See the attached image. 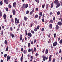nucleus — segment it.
I'll list each match as a JSON object with an SVG mask.
<instances>
[{
    "mask_svg": "<svg viewBox=\"0 0 62 62\" xmlns=\"http://www.w3.org/2000/svg\"><path fill=\"white\" fill-rule=\"evenodd\" d=\"M28 7V4H27L26 5L25 4H23L22 6V8L23 9L25 8H26Z\"/></svg>",
    "mask_w": 62,
    "mask_h": 62,
    "instance_id": "obj_1",
    "label": "nucleus"
},
{
    "mask_svg": "<svg viewBox=\"0 0 62 62\" xmlns=\"http://www.w3.org/2000/svg\"><path fill=\"white\" fill-rule=\"evenodd\" d=\"M57 24L59 26H61L62 25V23L60 22H58L57 23Z\"/></svg>",
    "mask_w": 62,
    "mask_h": 62,
    "instance_id": "obj_2",
    "label": "nucleus"
},
{
    "mask_svg": "<svg viewBox=\"0 0 62 62\" xmlns=\"http://www.w3.org/2000/svg\"><path fill=\"white\" fill-rule=\"evenodd\" d=\"M4 1L6 4H8V0H4Z\"/></svg>",
    "mask_w": 62,
    "mask_h": 62,
    "instance_id": "obj_3",
    "label": "nucleus"
},
{
    "mask_svg": "<svg viewBox=\"0 0 62 62\" xmlns=\"http://www.w3.org/2000/svg\"><path fill=\"white\" fill-rule=\"evenodd\" d=\"M58 3V0H55L54 1V4L55 5H57Z\"/></svg>",
    "mask_w": 62,
    "mask_h": 62,
    "instance_id": "obj_4",
    "label": "nucleus"
},
{
    "mask_svg": "<svg viewBox=\"0 0 62 62\" xmlns=\"http://www.w3.org/2000/svg\"><path fill=\"white\" fill-rule=\"evenodd\" d=\"M57 42H55L54 43H53V46H54V47L55 46H56V45H57Z\"/></svg>",
    "mask_w": 62,
    "mask_h": 62,
    "instance_id": "obj_5",
    "label": "nucleus"
},
{
    "mask_svg": "<svg viewBox=\"0 0 62 62\" xmlns=\"http://www.w3.org/2000/svg\"><path fill=\"white\" fill-rule=\"evenodd\" d=\"M28 36L29 37H31L32 36V34L30 33H28Z\"/></svg>",
    "mask_w": 62,
    "mask_h": 62,
    "instance_id": "obj_6",
    "label": "nucleus"
},
{
    "mask_svg": "<svg viewBox=\"0 0 62 62\" xmlns=\"http://www.w3.org/2000/svg\"><path fill=\"white\" fill-rule=\"evenodd\" d=\"M12 12L13 15H15V10L14 9L12 10Z\"/></svg>",
    "mask_w": 62,
    "mask_h": 62,
    "instance_id": "obj_7",
    "label": "nucleus"
},
{
    "mask_svg": "<svg viewBox=\"0 0 62 62\" xmlns=\"http://www.w3.org/2000/svg\"><path fill=\"white\" fill-rule=\"evenodd\" d=\"M34 9H33L32 11L30 12V15H32V14H33V13L34 12Z\"/></svg>",
    "mask_w": 62,
    "mask_h": 62,
    "instance_id": "obj_8",
    "label": "nucleus"
},
{
    "mask_svg": "<svg viewBox=\"0 0 62 62\" xmlns=\"http://www.w3.org/2000/svg\"><path fill=\"white\" fill-rule=\"evenodd\" d=\"M10 56H8L7 57V61H8V60H10Z\"/></svg>",
    "mask_w": 62,
    "mask_h": 62,
    "instance_id": "obj_9",
    "label": "nucleus"
},
{
    "mask_svg": "<svg viewBox=\"0 0 62 62\" xmlns=\"http://www.w3.org/2000/svg\"><path fill=\"white\" fill-rule=\"evenodd\" d=\"M57 5L56 6V8H58L59 7H60V3H58L57 4Z\"/></svg>",
    "mask_w": 62,
    "mask_h": 62,
    "instance_id": "obj_10",
    "label": "nucleus"
},
{
    "mask_svg": "<svg viewBox=\"0 0 62 62\" xmlns=\"http://www.w3.org/2000/svg\"><path fill=\"white\" fill-rule=\"evenodd\" d=\"M48 53V49H46L45 51V53L47 54Z\"/></svg>",
    "mask_w": 62,
    "mask_h": 62,
    "instance_id": "obj_11",
    "label": "nucleus"
},
{
    "mask_svg": "<svg viewBox=\"0 0 62 62\" xmlns=\"http://www.w3.org/2000/svg\"><path fill=\"white\" fill-rule=\"evenodd\" d=\"M16 2H15L14 3H13V6L14 7H15V6H16Z\"/></svg>",
    "mask_w": 62,
    "mask_h": 62,
    "instance_id": "obj_12",
    "label": "nucleus"
},
{
    "mask_svg": "<svg viewBox=\"0 0 62 62\" xmlns=\"http://www.w3.org/2000/svg\"><path fill=\"white\" fill-rule=\"evenodd\" d=\"M52 57V55H51L49 57V61H51V58Z\"/></svg>",
    "mask_w": 62,
    "mask_h": 62,
    "instance_id": "obj_13",
    "label": "nucleus"
},
{
    "mask_svg": "<svg viewBox=\"0 0 62 62\" xmlns=\"http://www.w3.org/2000/svg\"><path fill=\"white\" fill-rule=\"evenodd\" d=\"M22 39L23 38H22V35H20V40H22Z\"/></svg>",
    "mask_w": 62,
    "mask_h": 62,
    "instance_id": "obj_14",
    "label": "nucleus"
},
{
    "mask_svg": "<svg viewBox=\"0 0 62 62\" xmlns=\"http://www.w3.org/2000/svg\"><path fill=\"white\" fill-rule=\"evenodd\" d=\"M59 28V26L58 25H56V29H58Z\"/></svg>",
    "mask_w": 62,
    "mask_h": 62,
    "instance_id": "obj_15",
    "label": "nucleus"
},
{
    "mask_svg": "<svg viewBox=\"0 0 62 62\" xmlns=\"http://www.w3.org/2000/svg\"><path fill=\"white\" fill-rule=\"evenodd\" d=\"M3 18L4 19H6V14H4V15Z\"/></svg>",
    "mask_w": 62,
    "mask_h": 62,
    "instance_id": "obj_16",
    "label": "nucleus"
},
{
    "mask_svg": "<svg viewBox=\"0 0 62 62\" xmlns=\"http://www.w3.org/2000/svg\"><path fill=\"white\" fill-rule=\"evenodd\" d=\"M4 43L5 44L7 45L8 44V42H7V40H5L4 42Z\"/></svg>",
    "mask_w": 62,
    "mask_h": 62,
    "instance_id": "obj_17",
    "label": "nucleus"
},
{
    "mask_svg": "<svg viewBox=\"0 0 62 62\" xmlns=\"http://www.w3.org/2000/svg\"><path fill=\"white\" fill-rule=\"evenodd\" d=\"M46 59V57L45 56L43 58V61H45Z\"/></svg>",
    "mask_w": 62,
    "mask_h": 62,
    "instance_id": "obj_18",
    "label": "nucleus"
},
{
    "mask_svg": "<svg viewBox=\"0 0 62 62\" xmlns=\"http://www.w3.org/2000/svg\"><path fill=\"white\" fill-rule=\"evenodd\" d=\"M19 19H17L16 22L17 23V24L19 23Z\"/></svg>",
    "mask_w": 62,
    "mask_h": 62,
    "instance_id": "obj_19",
    "label": "nucleus"
},
{
    "mask_svg": "<svg viewBox=\"0 0 62 62\" xmlns=\"http://www.w3.org/2000/svg\"><path fill=\"white\" fill-rule=\"evenodd\" d=\"M53 5H54V4L53 3H52L51 5V8H53Z\"/></svg>",
    "mask_w": 62,
    "mask_h": 62,
    "instance_id": "obj_20",
    "label": "nucleus"
},
{
    "mask_svg": "<svg viewBox=\"0 0 62 62\" xmlns=\"http://www.w3.org/2000/svg\"><path fill=\"white\" fill-rule=\"evenodd\" d=\"M8 46L6 49V51H8Z\"/></svg>",
    "mask_w": 62,
    "mask_h": 62,
    "instance_id": "obj_21",
    "label": "nucleus"
},
{
    "mask_svg": "<svg viewBox=\"0 0 62 62\" xmlns=\"http://www.w3.org/2000/svg\"><path fill=\"white\" fill-rule=\"evenodd\" d=\"M53 25L52 24H50L49 25V27L50 28H52Z\"/></svg>",
    "mask_w": 62,
    "mask_h": 62,
    "instance_id": "obj_22",
    "label": "nucleus"
},
{
    "mask_svg": "<svg viewBox=\"0 0 62 62\" xmlns=\"http://www.w3.org/2000/svg\"><path fill=\"white\" fill-rule=\"evenodd\" d=\"M24 20H25V21H26V20H27V17H26L24 16Z\"/></svg>",
    "mask_w": 62,
    "mask_h": 62,
    "instance_id": "obj_23",
    "label": "nucleus"
},
{
    "mask_svg": "<svg viewBox=\"0 0 62 62\" xmlns=\"http://www.w3.org/2000/svg\"><path fill=\"white\" fill-rule=\"evenodd\" d=\"M59 43L60 44H61L62 43V40H61L60 41Z\"/></svg>",
    "mask_w": 62,
    "mask_h": 62,
    "instance_id": "obj_24",
    "label": "nucleus"
},
{
    "mask_svg": "<svg viewBox=\"0 0 62 62\" xmlns=\"http://www.w3.org/2000/svg\"><path fill=\"white\" fill-rule=\"evenodd\" d=\"M39 14L40 15V16H42V12H41Z\"/></svg>",
    "mask_w": 62,
    "mask_h": 62,
    "instance_id": "obj_25",
    "label": "nucleus"
},
{
    "mask_svg": "<svg viewBox=\"0 0 62 62\" xmlns=\"http://www.w3.org/2000/svg\"><path fill=\"white\" fill-rule=\"evenodd\" d=\"M50 22L51 23H54V21H53V20H50Z\"/></svg>",
    "mask_w": 62,
    "mask_h": 62,
    "instance_id": "obj_26",
    "label": "nucleus"
},
{
    "mask_svg": "<svg viewBox=\"0 0 62 62\" xmlns=\"http://www.w3.org/2000/svg\"><path fill=\"white\" fill-rule=\"evenodd\" d=\"M17 18H16L15 19V23H16V22H17Z\"/></svg>",
    "mask_w": 62,
    "mask_h": 62,
    "instance_id": "obj_27",
    "label": "nucleus"
},
{
    "mask_svg": "<svg viewBox=\"0 0 62 62\" xmlns=\"http://www.w3.org/2000/svg\"><path fill=\"white\" fill-rule=\"evenodd\" d=\"M35 17L36 18H37L38 17V15H35Z\"/></svg>",
    "mask_w": 62,
    "mask_h": 62,
    "instance_id": "obj_28",
    "label": "nucleus"
},
{
    "mask_svg": "<svg viewBox=\"0 0 62 62\" xmlns=\"http://www.w3.org/2000/svg\"><path fill=\"white\" fill-rule=\"evenodd\" d=\"M34 31L35 32H36L37 31V28H35L34 29Z\"/></svg>",
    "mask_w": 62,
    "mask_h": 62,
    "instance_id": "obj_29",
    "label": "nucleus"
},
{
    "mask_svg": "<svg viewBox=\"0 0 62 62\" xmlns=\"http://www.w3.org/2000/svg\"><path fill=\"white\" fill-rule=\"evenodd\" d=\"M23 53L24 54H26V50H25L23 51Z\"/></svg>",
    "mask_w": 62,
    "mask_h": 62,
    "instance_id": "obj_30",
    "label": "nucleus"
},
{
    "mask_svg": "<svg viewBox=\"0 0 62 62\" xmlns=\"http://www.w3.org/2000/svg\"><path fill=\"white\" fill-rule=\"evenodd\" d=\"M28 57V58H29V57H31V55H30L29 54H28L27 55Z\"/></svg>",
    "mask_w": 62,
    "mask_h": 62,
    "instance_id": "obj_31",
    "label": "nucleus"
},
{
    "mask_svg": "<svg viewBox=\"0 0 62 62\" xmlns=\"http://www.w3.org/2000/svg\"><path fill=\"white\" fill-rule=\"evenodd\" d=\"M0 5H3V2H2V1H0Z\"/></svg>",
    "mask_w": 62,
    "mask_h": 62,
    "instance_id": "obj_32",
    "label": "nucleus"
},
{
    "mask_svg": "<svg viewBox=\"0 0 62 62\" xmlns=\"http://www.w3.org/2000/svg\"><path fill=\"white\" fill-rule=\"evenodd\" d=\"M7 54H4V57H5V58H6V57H7Z\"/></svg>",
    "mask_w": 62,
    "mask_h": 62,
    "instance_id": "obj_33",
    "label": "nucleus"
},
{
    "mask_svg": "<svg viewBox=\"0 0 62 62\" xmlns=\"http://www.w3.org/2000/svg\"><path fill=\"white\" fill-rule=\"evenodd\" d=\"M44 28H43L42 29H41V31H44Z\"/></svg>",
    "mask_w": 62,
    "mask_h": 62,
    "instance_id": "obj_34",
    "label": "nucleus"
},
{
    "mask_svg": "<svg viewBox=\"0 0 62 62\" xmlns=\"http://www.w3.org/2000/svg\"><path fill=\"white\" fill-rule=\"evenodd\" d=\"M8 6L9 8H11V5H10L9 4L8 5Z\"/></svg>",
    "mask_w": 62,
    "mask_h": 62,
    "instance_id": "obj_35",
    "label": "nucleus"
},
{
    "mask_svg": "<svg viewBox=\"0 0 62 62\" xmlns=\"http://www.w3.org/2000/svg\"><path fill=\"white\" fill-rule=\"evenodd\" d=\"M2 15V12H1L0 13V17H1Z\"/></svg>",
    "mask_w": 62,
    "mask_h": 62,
    "instance_id": "obj_36",
    "label": "nucleus"
},
{
    "mask_svg": "<svg viewBox=\"0 0 62 62\" xmlns=\"http://www.w3.org/2000/svg\"><path fill=\"white\" fill-rule=\"evenodd\" d=\"M45 6V4L43 5H42V8H44V6Z\"/></svg>",
    "mask_w": 62,
    "mask_h": 62,
    "instance_id": "obj_37",
    "label": "nucleus"
},
{
    "mask_svg": "<svg viewBox=\"0 0 62 62\" xmlns=\"http://www.w3.org/2000/svg\"><path fill=\"white\" fill-rule=\"evenodd\" d=\"M31 51V49H30L29 48L28 50V52L29 53H30V52Z\"/></svg>",
    "mask_w": 62,
    "mask_h": 62,
    "instance_id": "obj_38",
    "label": "nucleus"
},
{
    "mask_svg": "<svg viewBox=\"0 0 62 62\" xmlns=\"http://www.w3.org/2000/svg\"><path fill=\"white\" fill-rule=\"evenodd\" d=\"M1 34L2 35H3V33H4V32L3 30L1 31Z\"/></svg>",
    "mask_w": 62,
    "mask_h": 62,
    "instance_id": "obj_39",
    "label": "nucleus"
},
{
    "mask_svg": "<svg viewBox=\"0 0 62 62\" xmlns=\"http://www.w3.org/2000/svg\"><path fill=\"white\" fill-rule=\"evenodd\" d=\"M60 12L58 11L57 12V14H58V15H59L60 14Z\"/></svg>",
    "mask_w": 62,
    "mask_h": 62,
    "instance_id": "obj_40",
    "label": "nucleus"
},
{
    "mask_svg": "<svg viewBox=\"0 0 62 62\" xmlns=\"http://www.w3.org/2000/svg\"><path fill=\"white\" fill-rule=\"evenodd\" d=\"M36 41L37 40H36V39L34 40V43H35V42H36Z\"/></svg>",
    "mask_w": 62,
    "mask_h": 62,
    "instance_id": "obj_41",
    "label": "nucleus"
},
{
    "mask_svg": "<svg viewBox=\"0 0 62 62\" xmlns=\"http://www.w3.org/2000/svg\"><path fill=\"white\" fill-rule=\"evenodd\" d=\"M53 62H55V59H53Z\"/></svg>",
    "mask_w": 62,
    "mask_h": 62,
    "instance_id": "obj_42",
    "label": "nucleus"
},
{
    "mask_svg": "<svg viewBox=\"0 0 62 62\" xmlns=\"http://www.w3.org/2000/svg\"><path fill=\"white\" fill-rule=\"evenodd\" d=\"M52 14H53V13L52 12H50V15H51Z\"/></svg>",
    "mask_w": 62,
    "mask_h": 62,
    "instance_id": "obj_43",
    "label": "nucleus"
},
{
    "mask_svg": "<svg viewBox=\"0 0 62 62\" xmlns=\"http://www.w3.org/2000/svg\"><path fill=\"white\" fill-rule=\"evenodd\" d=\"M28 13H29V11L28 10L26 12V14H28Z\"/></svg>",
    "mask_w": 62,
    "mask_h": 62,
    "instance_id": "obj_44",
    "label": "nucleus"
},
{
    "mask_svg": "<svg viewBox=\"0 0 62 62\" xmlns=\"http://www.w3.org/2000/svg\"><path fill=\"white\" fill-rule=\"evenodd\" d=\"M53 21H54L55 20V17H53Z\"/></svg>",
    "mask_w": 62,
    "mask_h": 62,
    "instance_id": "obj_45",
    "label": "nucleus"
},
{
    "mask_svg": "<svg viewBox=\"0 0 62 62\" xmlns=\"http://www.w3.org/2000/svg\"><path fill=\"white\" fill-rule=\"evenodd\" d=\"M37 29H39V26H38L37 27Z\"/></svg>",
    "mask_w": 62,
    "mask_h": 62,
    "instance_id": "obj_46",
    "label": "nucleus"
},
{
    "mask_svg": "<svg viewBox=\"0 0 62 62\" xmlns=\"http://www.w3.org/2000/svg\"><path fill=\"white\" fill-rule=\"evenodd\" d=\"M23 50V48H22L21 49V52H22Z\"/></svg>",
    "mask_w": 62,
    "mask_h": 62,
    "instance_id": "obj_47",
    "label": "nucleus"
},
{
    "mask_svg": "<svg viewBox=\"0 0 62 62\" xmlns=\"http://www.w3.org/2000/svg\"><path fill=\"white\" fill-rule=\"evenodd\" d=\"M30 46V43H29L28 44V47H29Z\"/></svg>",
    "mask_w": 62,
    "mask_h": 62,
    "instance_id": "obj_48",
    "label": "nucleus"
},
{
    "mask_svg": "<svg viewBox=\"0 0 62 62\" xmlns=\"http://www.w3.org/2000/svg\"><path fill=\"white\" fill-rule=\"evenodd\" d=\"M23 58L22 57H21V58H20V60L21 61H22V60H23Z\"/></svg>",
    "mask_w": 62,
    "mask_h": 62,
    "instance_id": "obj_49",
    "label": "nucleus"
},
{
    "mask_svg": "<svg viewBox=\"0 0 62 62\" xmlns=\"http://www.w3.org/2000/svg\"><path fill=\"white\" fill-rule=\"evenodd\" d=\"M58 41H59L60 39V38L59 37L58 39Z\"/></svg>",
    "mask_w": 62,
    "mask_h": 62,
    "instance_id": "obj_50",
    "label": "nucleus"
},
{
    "mask_svg": "<svg viewBox=\"0 0 62 62\" xmlns=\"http://www.w3.org/2000/svg\"><path fill=\"white\" fill-rule=\"evenodd\" d=\"M56 36V34L55 33L54 35V38H55Z\"/></svg>",
    "mask_w": 62,
    "mask_h": 62,
    "instance_id": "obj_51",
    "label": "nucleus"
},
{
    "mask_svg": "<svg viewBox=\"0 0 62 62\" xmlns=\"http://www.w3.org/2000/svg\"><path fill=\"white\" fill-rule=\"evenodd\" d=\"M34 51H36V48L35 47H34Z\"/></svg>",
    "mask_w": 62,
    "mask_h": 62,
    "instance_id": "obj_52",
    "label": "nucleus"
},
{
    "mask_svg": "<svg viewBox=\"0 0 62 62\" xmlns=\"http://www.w3.org/2000/svg\"><path fill=\"white\" fill-rule=\"evenodd\" d=\"M12 17V15H10V18H11Z\"/></svg>",
    "mask_w": 62,
    "mask_h": 62,
    "instance_id": "obj_53",
    "label": "nucleus"
},
{
    "mask_svg": "<svg viewBox=\"0 0 62 62\" xmlns=\"http://www.w3.org/2000/svg\"><path fill=\"white\" fill-rule=\"evenodd\" d=\"M6 11H8V8H6Z\"/></svg>",
    "mask_w": 62,
    "mask_h": 62,
    "instance_id": "obj_54",
    "label": "nucleus"
},
{
    "mask_svg": "<svg viewBox=\"0 0 62 62\" xmlns=\"http://www.w3.org/2000/svg\"><path fill=\"white\" fill-rule=\"evenodd\" d=\"M10 29L11 31H12V27H11L10 28Z\"/></svg>",
    "mask_w": 62,
    "mask_h": 62,
    "instance_id": "obj_55",
    "label": "nucleus"
},
{
    "mask_svg": "<svg viewBox=\"0 0 62 62\" xmlns=\"http://www.w3.org/2000/svg\"><path fill=\"white\" fill-rule=\"evenodd\" d=\"M42 21L43 22H44V19H43L42 20Z\"/></svg>",
    "mask_w": 62,
    "mask_h": 62,
    "instance_id": "obj_56",
    "label": "nucleus"
},
{
    "mask_svg": "<svg viewBox=\"0 0 62 62\" xmlns=\"http://www.w3.org/2000/svg\"><path fill=\"white\" fill-rule=\"evenodd\" d=\"M31 32L32 34H34V31H31Z\"/></svg>",
    "mask_w": 62,
    "mask_h": 62,
    "instance_id": "obj_57",
    "label": "nucleus"
},
{
    "mask_svg": "<svg viewBox=\"0 0 62 62\" xmlns=\"http://www.w3.org/2000/svg\"><path fill=\"white\" fill-rule=\"evenodd\" d=\"M51 49H53L54 48V47H53V46H52V45H51Z\"/></svg>",
    "mask_w": 62,
    "mask_h": 62,
    "instance_id": "obj_58",
    "label": "nucleus"
},
{
    "mask_svg": "<svg viewBox=\"0 0 62 62\" xmlns=\"http://www.w3.org/2000/svg\"><path fill=\"white\" fill-rule=\"evenodd\" d=\"M61 49L60 50V51L59 52V53H61Z\"/></svg>",
    "mask_w": 62,
    "mask_h": 62,
    "instance_id": "obj_59",
    "label": "nucleus"
},
{
    "mask_svg": "<svg viewBox=\"0 0 62 62\" xmlns=\"http://www.w3.org/2000/svg\"><path fill=\"white\" fill-rule=\"evenodd\" d=\"M23 54H22L21 57H23Z\"/></svg>",
    "mask_w": 62,
    "mask_h": 62,
    "instance_id": "obj_60",
    "label": "nucleus"
},
{
    "mask_svg": "<svg viewBox=\"0 0 62 62\" xmlns=\"http://www.w3.org/2000/svg\"><path fill=\"white\" fill-rule=\"evenodd\" d=\"M11 36H12V38H13L14 37V35L12 34Z\"/></svg>",
    "mask_w": 62,
    "mask_h": 62,
    "instance_id": "obj_61",
    "label": "nucleus"
},
{
    "mask_svg": "<svg viewBox=\"0 0 62 62\" xmlns=\"http://www.w3.org/2000/svg\"><path fill=\"white\" fill-rule=\"evenodd\" d=\"M31 44H33V41H31Z\"/></svg>",
    "mask_w": 62,
    "mask_h": 62,
    "instance_id": "obj_62",
    "label": "nucleus"
},
{
    "mask_svg": "<svg viewBox=\"0 0 62 62\" xmlns=\"http://www.w3.org/2000/svg\"><path fill=\"white\" fill-rule=\"evenodd\" d=\"M35 55H36V56H37V55H38V53H36Z\"/></svg>",
    "mask_w": 62,
    "mask_h": 62,
    "instance_id": "obj_63",
    "label": "nucleus"
},
{
    "mask_svg": "<svg viewBox=\"0 0 62 62\" xmlns=\"http://www.w3.org/2000/svg\"><path fill=\"white\" fill-rule=\"evenodd\" d=\"M4 26H2V28H3V29H4Z\"/></svg>",
    "mask_w": 62,
    "mask_h": 62,
    "instance_id": "obj_64",
    "label": "nucleus"
}]
</instances>
